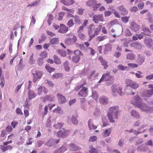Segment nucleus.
<instances>
[{
    "instance_id": "2eb2a0df",
    "label": "nucleus",
    "mask_w": 153,
    "mask_h": 153,
    "mask_svg": "<svg viewBox=\"0 0 153 153\" xmlns=\"http://www.w3.org/2000/svg\"><path fill=\"white\" fill-rule=\"evenodd\" d=\"M68 30V27L65 26V25L62 24L60 25V27L59 29L58 30V31L61 33H65Z\"/></svg>"
},
{
    "instance_id": "4468645a",
    "label": "nucleus",
    "mask_w": 153,
    "mask_h": 153,
    "mask_svg": "<svg viewBox=\"0 0 153 153\" xmlns=\"http://www.w3.org/2000/svg\"><path fill=\"white\" fill-rule=\"evenodd\" d=\"M149 88L152 89H149L146 91L145 96L146 97H149L153 94V85L149 84L148 85Z\"/></svg>"
},
{
    "instance_id": "39448f33",
    "label": "nucleus",
    "mask_w": 153,
    "mask_h": 153,
    "mask_svg": "<svg viewBox=\"0 0 153 153\" xmlns=\"http://www.w3.org/2000/svg\"><path fill=\"white\" fill-rule=\"evenodd\" d=\"M93 21L96 23L104 21V17L102 14H95L93 16Z\"/></svg>"
},
{
    "instance_id": "5701e85b",
    "label": "nucleus",
    "mask_w": 153,
    "mask_h": 153,
    "mask_svg": "<svg viewBox=\"0 0 153 153\" xmlns=\"http://www.w3.org/2000/svg\"><path fill=\"white\" fill-rule=\"evenodd\" d=\"M71 17H73L74 18L75 23L78 25H79L81 23V21L79 17L77 16H73L71 15Z\"/></svg>"
},
{
    "instance_id": "4c0bfd02",
    "label": "nucleus",
    "mask_w": 153,
    "mask_h": 153,
    "mask_svg": "<svg viewBox=\"0 0 153 153\" xmlns=\"http://www.w3.org/2000/svg\"><path fill=\"white\" fill-rule=\"evenodd\" d=\"M48 54L46 51H43L39 55V58L42 59H44L47 57Z\"/></svg>"
},
{
    "instance_id": "9b49d317",
    "label": "nucleus",
    "mask_w": 153,
    "mask_h": 153,
    "mask_svg": "<svg viewBox=\"0 0 153 153\" xmlns=\"http://www.w3.org/2000/svg\"><path fill=\"white\" fill-rule=\"evenodd\" d=\"M41 99L43 102H45L47 101L52 102L54 100L55 97L53 95H47L45 97L42 98Z\"/></svg>"
},
{
    "instance_id": "8fccbe9b",
    "label": "nucleus",
    "mask_w": 153,
    "mask_h": 153,
    "mask_svg": "<svg viewBox=\"0 0 153 153\" xmlns=\"http://www.w3.org/2000/svg\"><path fill=\"white\" fill-rule=\"evenodd\" d=\"M74 25V23L72 19H70L67 23V25L69 27H70L73 26Z\"/></svg>"
},
{
    "instance_id": "c85d7f7f",
    "label": "nucleus",
    "mask_w": 153,
    "mask_h": 153,
    "mask_svg": "<svg viewBox=\"0 0 153 153\" xmlns=\"http://www.w3.org/2000/svg\"><path fill=\"white\" fill-rule=\"evenodd\" d=\"M70 149L73 151H76L79 150L80 148L78 146L74 144H71L70 145Z\"/></svg>"
},
{
    "instance_id": "aec40b11",
    "label": "nucleus",
    "mask_w": 153,
    "mask_h": 153,
    "mask_svg": "<svg viewBox=\"0 0 153 153\" xmlns=\"http://www.w3.org/2000/svg\"><path fill=\"white\" fill-rule=\"evenodd\" d=\"M61 2L66 5H69L73 4L75 1L73 0H61Z\"/></svg>"
},
{
    "instance_id": "e2e57ef3",
    "label": "nucleus",
    "mask_w": 153,
    "mask_h": 153,
    "mask_svg": "<svg viewBox=\"0 0 153 153\" xmlns=\"http://www.w3.org/2000/svg\"><path fill=\"white\" fill-rule=\"evenodd\" d=\"M97 137L95 136H92L90 137L89 141L90 142H94L97 140Z\"/></svg>"
},
{
    "instance_id": "6ab92c4d",
    "label": "nucleus",
    "mask_w": 153,
    "mask_h": 153,
    "mask_svg": "<svg viewBox=\"0 0 153 153\" xmlns=\"http://www.w3.org/2000/svg\"><path fill=\"white\" fill-rule=\"evenodd\" d=\"M111 128L105 129L102 134V136L104 137L108 136L111 133Z\"/></svg>"
},
{
    "instance_id": "5fc2aeb1",
    "label": "nucleus",
    "mask_w": 153,
    "mask_h": 153,
    "mask_svg": "<svg viewBox=\"0 0 153 153\" xmlns=\"http://www.w3.org/2000/svg\"><path fill=\"white\" fill-rule=\"evenodd\" d=\"M72 39L70 38H67L65 41V43L66 45H69L71 44Z\"/></svg>"
},
{
    "instance_id": "dca6fc26",
    "label": "nucleus",
    "mask_w": 153,
    "mask_h": 153,
    "mask_svg": "<svg viewBox=\"0 0 153 153\" xmlns=\"http://www.w3.org/2000/svg\"><path fill=\"white\" fill-rule=\"evenodd\" d=\"M59 102V103L62 104L66 102V100L65 97L61 94H57Z\"/></svg>"
},
{
    "instance_id": "423d86ee",
    "label": "nucleus",
    "mask_w": 153,
    "mask_h": 153,
    "mask_svg": "<svg viewBox=\"0 0 153 153\" xmlns=\"http://www.w3.org/2000/svg\"><path fill=\"white\" fill-rule=\"evenodd\" d=\"M144 43L147 48L153 50V41L151 38H146L144 40Z\"/></svg>"
},
{
    "instance_id": "2f4dec72",
    "label": "nucleus",
    "mask_w": 153,
    "mask_h": 153,
    "mask_svg": "<svg viewBox=\"0 0 153 153\" xmlns=\"http://www.w3.org/2000/svg\"><path fill=\"white\" fill-rule=\"evenodd\" d=\"M29 99L30 100L33 98H34L36 96L34 92L31 90H29L28 91Z\"/></svg>"
},
{
    "instance_id": "f704fd0d",
    "label": "nucleus",
    "mask_w": 153,
    "mask_h": 153,
    "mask_svg": "<svg viewBox=\"0 0 153 153\" xmlns=\"http://www.w3.org/2000/svg\"><path fill=\"white\" fill-rule=\"evenodd\" d=\"M127 58L131 60H134L135 59V56L132 53H129L126 55Z\"/></svg>"
},
{
    "instance_id": "7c9ffc66",
    "label": "nucleus",
    "mask_w": 153,
    "mask_h": 153,
    "mask_svg": "<svg viewBox=\"0 0 153 153\" xmlns=\"http://www.w3.org/2000/svg\"><path fill=\"white\" fill-rule=\"evenodd\" d=\"M102 26L101 25H99L95 29L94 34H95V36L98 35L100 31L101 30Z\"/></svg>"
},
{
    "instance_id": "bb28decb",
    "label": "nucleus",
    "mask_w": 153,
    "mask_h": 153,
    "mask_svg": "<svg viewBox=\"0 0 153 153\" xmlns=\"http://www.w3.org/2000/svg\"><path fill=\"white\" fill-rule=\"evenodd\" d=\"M100 102L102 104H106L108 102V100L107 98L103 96L100 98Z\"/></svg>"
},
{
    "instance_id": "e433bc0d",
    "label": "nucleus",
    "mask_w": 153,
    "mask_h": 153,
    "mask_svg": "<svg viewBox=\"0 0 153 153\" xmlns=\"http://www.w3.org/2000/svg\"><path fill=\"white\" fill-rule=\"evenodd\" d=\"M48 19L47 20V22L49 25H51V21L53 19L54 17L53 15L50 14L48 15Z\"/></svg>"
},
{
    "instance_id": "20e7f679",
    "label": "nucleus",
    "mask_w": 153,
    "mask_h": 153,
    "mask_svg": "<svg viewBox=\"0 0 153 153\" xmlns=\"http://www.w3.org/2000/svg\"><path fill=\"white\" fill-rule=\"evenodd\" d=\"M110 73L109 71H107L106 73L104 74L98 82H100L103 81H110L113 82L114 80V77L113 76L110 75Z\"/></svg>"
},
{
    "instance_id": "a878e982",
    "label": "nucleus",
    "mask_w": 153,
    "mask_h": 153,
    "mask_svg": "<svg viewBox=\"0 0 153 153\" xmlns=\"http://www.w3.org/2000/svg\"><path fill=\"white\" fill-rule=\"evenodd\" d=\"M88 125L90 130L92 129H95L97 128V126L92 123L91 120V119L89 120L88 122Z\"/></svg>"
},
{
    "instance_id": "13d9d810",
    "label": "nucleus",
    "mask_w": 153,
    "mask_h": 153,
    "mask_svg": "<svg viewBox=\"0 0 153 153\" xmlns=\"http://www.w3.org/2000/svg\"><path fill=\"white\" fill-rule=\"evenodd\" d=\"M127 65L133 68H137L138 67V65L135 63H128Z\"/></svg>"
},
{
    "instance_id": "c03bdc74",
    "label": "nucleus",
    "mask_w": 153,
    "mask_h": 153,
    "mask_svg": "<svg viewBox=\"0 0 153 153\" xmlns=\"http://www.w3.org/2000/svg\"><path fill=\"white\" fill-rule=\"evenodd\" d=\"M106 36H98L97 37L96 40L98 42L102 41L105 39Z\"/></svg>"
},
{
    "instance_id": "338daca9",
    "label": "nucleus",
    "mask_w": 153,
    "mask_h": 153,
    "mask_svg": "<svg viewBox=\"0 0 153 153\" xmlns=\"http://www.w3.org/2000/svg\"><path fill=\"white\" fill-rule=\"evenodd\" d=\"M144 33L143 32H141L140 34H137L136 35L137 36L138 39H140L143 38Z\"/></svg>"
},
{
    "instance_id": "f03ea898",
    "label": "nucleus",
    "mask_w": 153,
    "mask_h": 153,
    "mask_svg": "<svg viewBox=\"0 0 153 153\" xmlns=\"http://www.w3.org/2000/svg\"><path fill=\"white\" fill-rule=\"evenodd\" d=\"M109 112L108 113V117L109 122L114 123L115 122L114 119H117V114L119 112V107L117 106L111 107L109 108Z\"/></svg>"
},
{
    "instance_id": "de8ad7c7",
    "label": "nucleus",
    "mask_w": 153,
    "mask_h": 153,
    "mask_svg": "<svg viewBox=\"0 0 153 153\" xmlns=\"http://www.w3.org/2000/svg\"><path fill=\"white\" fill-rule=\"evenodd\" d=\"M90 149L89 150L88 152H87L85 153H97V150L95 148L92 147H90Z\"/></svg>"
},
{
    "instance_id": "6e6552de",
    "label": "nucleus",
    "mask_w": 153,
    "mask_h": 153,
    "mask_svg": "<svg viewBox=\"0 0 153 153\" xmlns=\"http://www.w3.org/2000/svg\"><path fill=\"white\" fill-rule=\"evenodd\" d=\"M122 87L120 86H118L116 85H113L111 87L112 91L114 93L117 92L120 95H121L122 92Z\"/></svg>"
},
{
    "instance_id": "a19ab883",
    "label": "nucleus",
    "mask_w": 153,
    "mask_h": 153,
    "mask_svg": "<svg viewBox=\"0 0 153 153\" xmlns=\"http://www.w3.org/2000/svg\"><path fill=\"white\" fill-rule=\"evenodd\" d=\"M64 123H58L57 124H55L53 126L56 129H60L63 126Z\"/></svg>"
},
{
    "instance_id": "052dcab7",
    "label": "nucleus",
    "mask_w": 153,
    "mask_h": 153,
    "mask_svg": "<svg viewBox=\"0 0 153 153\" xmlns=\"http://www.w3.org/2000/svg\"><path fill=\"white\" fill-rule=\"evenodd\" d=\"M129 17L125 16L121 18L122 21L124 23H126L128 22L129 19Z\"/></svg>"
},
{
    "instance_id": "473e14b6",
    "label": "nucleus",
    "mask_w": 153,
    "mask_h": 153,
    "mask_svg": "<svg viewBox=\"0 0 153 153\" xmlns=\"http://www.w3.org/2000/svg\"><path fill=\"white\" fill-rule=\"evenodd\" d=\"M54 62L57 64H60L61 63V61L60 59L56 55L53 56Z\"/></svg>"
},
{
    "instance_id": "37998d69",
    "label": "nucleus",
    "mask_w": 153,
    "mask_h": 153,
    "mask_svg": "<svg viewBox=\"0 0 153 153\" xmlns=\"http://www.w3.org/2000/svg\"><path fill=\"white\" fill-rule=\"evenodd\" d=\"M80 59V56H73L72 58V60L73 61L76 63L78 62Z\"/></svg>"
},
{
    "instance_id": "f3484780",
    "label": "nucleus",
    "mask_w": 153,
    "mask_h": 153,
    "mask_svg": "<svg viewBox=\"0 0 153 153\" xmlns=\"http://www.w3.org/2000/svg\"><path fill=\"white\" fill-rule=\"evenodd\" d=\"M112 48L111 44H107L105 45L104 50V53H105L109 51H111Z\"/></svg>"
},
{
    "instance_id": "6e6d98bb",
    "label": "nucleus",
    "mask_w": 153,
    "mask_h": 153,
    "mask_svg": "<svg viewBox=\"0 0 153 153\" xmlns=\"http://www.w3.org/2000/svg\"><path fill=\"white\" fill-rule=\"evenodd\" d=\"M23 83V82H22L21 84L18 85L15 90V91L16 93H17L19 91Z\"/></svg>"
},
{
    "instance_id": "49530a36",
    "label": "nucleus",
    "mask_w": 153,
    "mask_h": 153,
    "mask_svg": "<svg viewBox=\"0 0 153 153\" xmlns=\"http://www.w3.org/2000/svg\"><path fill=\"white\" fill-rule=\"evenodd\" d=\"M74 53L75 56H80L83 55V54L81 52L78 50L74 51Z\"/></svg>"
},
{
    "instance_id": "cd10ccee",
    "label": "nucleus",
    "mask_w": 153,
    "mask_h": 153,
    "mask_svg": "<svg viewBox=\"0 0 153 153\" xmlns=\"http://www.w3.org/2000/svg\"><path fill=\"white\" fill-rule=\"evenodd\" d=\"M131 114L132 116L137 119H139L140 117L139 113L135 110L131 111Z\"/></svg>"
},
{
    "instance_id": "f8f14e48",
    "label": "nucleus",
    "mask_w": 153,
    "mask_h": 153,
    "mask_svg": "<svg viewBox=\"0 0 153 153\" xmlns=\"http://www.w3.org/2000/svg\"><path fill=\"white\" fill-rule=\"evenodd\" d=\"M88 88H87L84 87L78 93V94L80 97H85L88 95Z\"/></svg>"
},
{
    "instance_id": "412c9836",
    "label": "nucleus",
    "mask_w": 153,
    "mask_h": 153,
    "mask_svg": "<svg viewBox=\"0 0 153 153\" xmlns=\"http://www.w3.org/2000/svg\"><path fill=\"white\" fill-rule=\"evenodd\" d=\"M118 10L123 15H126L127 14V12L125 8H124L123 5H122L118 8Z\"/></svg>"
},
{
    "instance_id": "774afa93",
    "label": "nucleus",
    "mask_w": 153,
    "mask_h": 153,
    "mask_svg": "<svg viewBox=\"0 0 153 153\" xmlns=\"http://www.w3.org/2000/svg\"><path fill=\"white\" fill-rule=\"evenodd\" d=\"M13 128L12 127L10 126H8L6 128V131L9 132H10L12 131Z\"/></svg>"
},
{
    "instance_id": "1a4fd4ad",
    "label": "nucleus",
    "mask_w": 153,
    "mask_h": 153,
    "mask_svg": "<svg viewBox=\"0 0 153 153\" xmlns=\"http://www.w3.org/2000/svg\"><path fill=\"white\" fill-rule=\"evenodd\" d=\"M94 25L92 24L90 25V28L88 29V34L89 36V39H88V41H90L95 36V34L93 33V30L92 29V28H94Z\"/></svg>"
},
{
    "instance_id": "09e8293b",
    "label": "nucleus",
    "mask_w": 153,
    "mask_h": 153,
    "mask_svg": "<svg viewBox=\"0 0 153 153\" xmlns=\"http://www.w3.org/2000/svg\"><path fill=\"white\" fill-rule=\"evenodd\" d=\"M101 4L100 3L97 4L96 3L93 6V10L94 11H96L97 10L98 8L99 7L101 6Z\"/></svg>"
},
{
    "instance_id": "bf43d9fd",
    "label": "nucleus",
    "mask_w": 153,
    "mask_h": 153,
    "mask_svg": "<svg viewBox=\"0 0 153 153\" xmlns=\"http://www.w3.org/2000/svg\"><path fill=\"white\" fill-rule=\"evenodd\" d=\"M37 62L38 65H42L43 63V59L39 57L37 60Z\"/></svg>"
},
{
    "instance_id": "b1692460",
    "label": "nucleus",
    "mask_w": 153,
    "mask_h": 153,
    "mask_svg": "<svg viewBox=\"0 0 153 153\" xmlns=\"http://www.w3.org/2000/svg\"><path fill=\"white\" fill-rule=\"evenodd\" d=\"M13 146L10 145H7L6 146L2 145L0 146L1 149L4 152H5L8 150H11L13 149Z\"/></svg>"
},
{
    "instance_id": "a18cd8bd",
    "label": "nucleus",
    "mask_w": 153,
    "mask_h": 153,
    "mask_svg": "<svg viewBox=\"0 0 153 153\" xmlns=\"http://www.w3.org/2000/svg\"><path fill=\"white\" fill-rule=\"evenodd\" d=\"M144 61V58L143 56L139 57L137 60V62L139 65H141Z\"/></svg>"
},
{
    "instance_id": "680f3d73",
    "label": "nucleus",
    "mask_w": 153,
    "mask_h": 153,
    "mask_svg": "<svg viewBox=\"0 0 153 153\" xmlns=\"http://www.w3.org/2000/svg\"><path fill=\"white\" fill-rule=\"evenodd\" d=\"M112 13V12L109 10L105 11L104 14L105 17H107L110 16Z\"/></svg>"
},
{
    "instance_id": "864d4df0",
    "label": "nucleus",
    "mask_w": 153,
    "mask_h": 153,
    "mask_svg": "<svg viewBox=\"0 0 153 153\" xmlns=\"http://www.w3.org/2000/svg\"><path fill=\"white\" fill-rule=\"evenodd\" d=\"M139 85L138 83L135 82H133L131 87L134 89H136L137 88L139 87Z\"/></svg>"
},
{
    "instance_id": "69168bd1",
    "label": "nucleus",
    "mask_w": 153,
    "mask_h": 153,
    "mask_svg": "<svg viewBox=\"0 0 153 153\" xmlns=\"http://www.w3.org/2000/svg\"><path fill=\"white\" fill-rule=\"evenodd\" d=\"M140 45H141L140 43L139 42H136L131 43L130 44V46L131 47H136L137 46H139Z\"/></svg>"
},
{
    "instance_id": "c9c22d12",
    "label": "nucleus",
    "mask_w": 153,
    "mask_h": 153,
    "mask_svg": "<svg viewBox=\"0 0 153 153\" xmlns=\"http://www.w3.org/2000/svg\"><path fill=\"white\" fill-rule=\"evenodd\" d=\"M63 74L62 73H56L53 74L52 76V79H55L61 77L62 76Z\"/></svg>"
},
{
    "instance_id": "ddd939ff",
    "label": "nucleus",
    "mask_w": 153,
    "mask_h": 153,
    "mask_svg": "<svg viewBox=\"0 0 153 153\" xmlns=\"http://www.w3.org/2000/svg\"><path fill=\"white\" fill-rule=\"evenodd\" d=\"M60 140V139L57 140H52L51 139L48 140L46 143V144L47 146H53L56 144L59 143Z\"/></svg>"
},
{
    "instance_id": "9d476101",
    "label": "nucleus",
    "mask_w": 153,
    "mask_h": 153,
    "mask_svg": "<svg viewBox=\"0 0 153 153\" xmlns=\"http://www.w3.org/2000/svg\"><path fill=\"white\" fill-rule=\"evenodd\" d=\"M140 26L134 22H132L130 23V28L135 32L138 31L140 29Z\"/></svg>"
},
{
    "instance_id": "ea45409f",
    "label": "nucleus",
    "mask_w": 153,
    "mask_h": 153,
    "mask_svg": "<svg viewBox=\"0 0 153 153\" xmlns=\"http://www.w3.org/2000/svg\"><path fill=\"white\" fill-rule=\"evenodd\" d=\"M134 81L129 79H126L125 81V84L126 87H131Z\"/></svg>"
},
{
    "instance_id": "79ce46f5",
    "label": "nucleus",
    "mask_w": 153,
    "mask_h": 153,
    "mask_svg": "<svg viewBox=\"0 0 153 153\" xmlns=\"http://www.w3.org/2000/svg\"><path fill=\"white\" fill-rule=\"evenodd\" d=\"M62 111L61 108L59 106H58L56 108L54 109L53 110V113H56L58 114H59Z\"/></svg>"
},
{
    "instance_id": "3c124183",
    "label": "nucleus",
    "mask_w": 153,
    "mask_h": 153,
    "mask_svg": "<svg viewBox=\"0 0 153 153\" xmlns=\"http://www.w3.org/2000/svg\"><path fill=\"white\" fill-rule=\"evenodd\" d=\"M33 56L34 54L33 53L30 56L29 61V63L31 64H34L35 62V60L33 59Z\"/></svg>"
},
{
    "instance_id": "72a5a7b5",
    "label": "nucleus",
    "mask_w": 153,
    "mask_h": 153,
    "mask_svg": "<svg viewBox=\"0 0 153 153\" xmlns=\"http://www.w3.org/2000/svg\"><path fill=\"white\" fill-rule=\"evenodd\" d=\"M68 64L69 63L67 61H65L63 64L65 70L67 72L69 71L70 70V67L69 66Z\"/></svg>"
},
{
    "instance_id": "58836bf2",
    "label": "nucleus",
    "mask_w": 153,
    "mask_h": 153,
    "mask_svg": "<svg viewBox=\"0 0 153 153\" xmlns=\"http://www.w3.org/2000/svg\"><path fill=\"white\" fill-rule=\"evenodd\" d=\"M66 150V147L62 146L59 150L55 152L54 153H62L65 152Z\"/></svg>"
},
{
    "instance_id": "4be33fe9",
    "label": "nucleus",
    "mask_w": 153,
    "mask_h": 153,
    "mask_svg": "<svg viewBox=\"0 0 153 153\" xmlns=\"http://www.w3.org/2000/svg\"><path fill=\"white\" fill-rule=\"evenodd\" d=\"M99 59L101 62L102 65L103 66L104 68V69H106L108 67L107 62L104 60L102 57H99Z\"/></svg>"
},
{
    "instance_id": "4d7b16f0",
    "label": "nucleus",
    "mask_w": 153,
    "mask_h": 153,
    "mask_svg": "<svg viewBox=\"0 0 153 153\" xmlns=\"http://www.w3.org/2000/svg\"><path fill=\"white\" fill-rule=\"evenodd\" d=\"M79 38L82 40H84L86 38L85 35L82 33H79L78 34Z\"/></svg>"
},
{
    "instance_id": "603ef678",
    "label": "nucleus",
    "mask_w": 153,
    "mask_h": 153,
    "mask_svg": "<svg viewBox=\"0 0 153 153\" xmlns=\"http://www.w3.org/2000/svg\"><path fill=\"white\" fill-rule=\"evenodd\" d=\"M143 31L145 32L144 33V34H145L149 36V34L151 33V31L148 28H144Z\"/></svg>"
},
{
    "instance_id": "f257e3e1",
    "label": "nucleus",
    "mask_w": 153,
    "mask_h": 153,
    "mask_svg": "<svg viewBox=\"0 0 153 153\" xmlns=\"http://www.w3.org/2000/svg\"><path fill=\"white\" fill-rule=\"evenodd\" d=\"M142 99L138 95L135 96L131 101V103L139 108L142 111L150 112L153 111V106H148L145 103L141 102Z\"/></svg>"
},
{
    "instance_id": "c756f323",
    "label": "nucleus",
    "mask_w": 153,
    "mask_h": 153,
    "mask_svg": "<svg viewBox=\"0 0 153 153\" xmlns=\"http://www.w3.org/2000/svg\"><path fill=\"white\" fill-rule=\"evenodd\" d=\"M96 3H97L96 0H88L86 2V4L89 7H92Z\"/></svg>"
},
{
    "instance_id": "a211bd4d",
    "label": "nucleus",
    "mask_w": 153,
    "mask_h": 153,
    "mask_svg": "<svg viewBox=\"0 0 153 153\" xmlns=\"http://www.w3.org/2000/svg\"><path fill=\"white\" fill-rule=\"evenodd\" d=\"M59 42L58 38H53L51 39L49 41L50 45H57Z\"/></svg>"
},
{
    "instance_id": "393cba45",
    "label": "nucleus",
    "mask_w": 153,
    "mask_h": 153,
    "mask_svg": "<svg viewBox=\"0 0 153 153\" xmlns=\"http://www.w3.org/2000/svg\"><path fill=\"white\" fill-rule=\"evenodd\" d=\"M45 68L47 71L49 73H51L52 72H54L55 70V69L51 67L50 65L46 64L45 66Z\"/></svg>"
},
{
    "instance_id": "0eeeda50",
    "label": "nucleus",
    "mask_w": 153,
    "mask_h": 153,
    "mask_svg": "<svg viewBox=\"0 0 153 153\" xmlns=\"http://www.w3.org/2000/svg\"><path fill=\"white\" fill-rule=\"evenodd\" d=\"M70 133L69 130L65 131L64 129H63L62 130L59 131L57 132V136L59 137L64 138L68 136Z\"/></svg>"
},
{
    "instance_id": "0e129e2a",
    "label": "nucleus",
    "mask_w": 153,
    "mask_h": 153,
    "mask_svg": "<svg viewBox=\"0 0 153 153\" xmlns=\"http://www.w3.org/2000/svg\"><path fill=\"white\" fill-rule=\"evenodd\" d=\"M48 106L46 105L45 106L44 108V112L42 114L43 115V116H45V115H46L48 112Z\"/></svg>"
},
{
    "instance_id": "7ed1b4c3",
    "label": "nucleus",
    "mask_w": 153,
    "mask_h": 153,
    "mask_svg": "<svg viewBox=\"0 0 153 153\" xmlns=\"http://www.w3.org/2000/svg\"><path fill=\"white\" fill-rule=\"evenodd\" d=\"M31 72L33 76V82L36 83L38 80L40 79L42 76V72L33 69L32 70Z\"/></svg>"
}]
</instances>
